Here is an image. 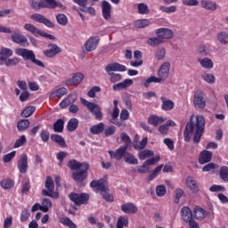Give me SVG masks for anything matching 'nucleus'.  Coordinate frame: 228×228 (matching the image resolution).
I'll return each mask as SVG.
<instances>
[{
    "label": "nucleus",
    "instance_id": "28",
    "mask_svg": "<svg viewBox=\"0 0 228 228\" xmlns=\"http://www.w3.org/2000/svg\"><path fill=\"white\" fill-rule=\"evenodd\" d=\"M186 186L189 187L192 193H199V185L192 176H188L186 179Z\"/></svg>",
    "mask_w": 228,
    "mask_h": 228
},
{
    "label": "nucleus",
    "instance_id": "13",
    "mask_svg": "<svg viewBox=\"0 0 228 228\" xmlns=\"http://www.w3.org/2000/svg\"><path fill=\"white\" fill-rule=\"evenodd\" d=\"M48 48L49 49L44 50L43 52V54L46 58H54L57 54L61 53V48H60L56 44H49Z\"/></svg>",
    "mask_w": 228,
    "mask_h": 228
},
{
    "label": "nucleus",
    "instance_id": "41",
    "mask_svg": "<svg viewBox=\"0 0 228 228\" xmlns=\"http://www.w3.org/2000/svg\"><path fill=\"white\" fill-rule=\"evenodd\" d=\"M77 126H79V120L76 118H72L69 120L67 127L68 131L74 132L77 129Z\"/></svg>",
    "mask_w": 228,
    "mask_h": 228
},
{
    "label": "nucleus",
    "instance_id": "10",
    "mask_svg": "<svg viewBox=\"0 0 228 228\" xmlns=\"http://www.w3.org/2000/svg\"><path fill=\"white\" fill-rule=\"evenodd\" d=\"M30 19L35 22H38L39 24H44L46 28H54V23L51 21L49 19L45 18L44 14L34 13L30 16Z\"/></svg>",
    "mask_w": 228,
    "mask_h": 228
},
{
    "label": "nucleus",
    "instance_id": "37",
    "mask_svg": "<svg viewBox=\"0 0 228 228\" xmlns=\"http://www.w3.org/2000/svg\"><path fill=\"white\" fill-rule=\"evenodd\" d=\"M60 224H62V225H65L66 227L69 228H77V224H75L71 219H69L67 216L61 217Z\"/></svg>",
    "mask_w": 228,
    "mask_h": 228
},
{
    "label": "nucleus",
    "instance_id": "56",
    "mask_svg": "<svg viewBox=\"0 0 228 228\" xmlns=\"http://www.w3.org/2000/svg\"><path fill=\"white\" fill-rule=\"evenodd\" d=\"M137 9L140 15H147L149 13V6L143 3L138 4Z\"/></svg>",
    "mask_w": 228,
    "mask_h": 228
},
{
    "label": "nucleus",
    "instance_id": "25",
    "mask_svg": "<svg viewBox=\"0 0 228 228\" xmlns=\"http://www.w3.org/2000/svg\"><path fill=\"white\" fill-rule=\"evenodd\" d=\"M193 215L196 220H204V218L208 216V211L200 206H197L194 208Z\"/></svg>",
    "mask_w": 228,
    "mask_h": 228
},
{
    "label": "nucleus",
    "instance_id": "52",
    "mask_svg": "<svg viewBox=\"0 0 228 228\" xmlns=\"http://www.w3.org/2000/svg\"><path fill=\"white\" fill-rule=\"evenodd\" d=\"M56 20L61 26H67V24H69V19L63 13L57 14Z\"/></svg>",
    "mask_w": 228,
    "mask_h": 228
},
{
    "label": "nucleus",
    "instance_id": "32",
    "mask_svg": "<svg viewBox=\"0 0 228 228\" xmlns=\"http://www.w3.org/2000/svg\"><path fill=\"white\" fill-rule=\"evenodd\" d=\"M67 94H69V90L66 87H61L50 94V99H54V97L61 98Z\"/></svg>",
    "mask_w": 228,
    "mask_h": 228
},
{
    "label": "nucleus",
    "instance_id": "64",
    "mask_svg": "<svg viewBox=\"0 0 228 228\" xmlns=\"http://www.w3.org/2000/svg\"><path fill=\"white\" fill-rule=\"evenodd\" d=\"M51 136V134H49V131L47 130H41L40 132V138L42 140V142H44L45 143H47V142H49V137Z\"/></svg>",
    "mask_w": 228,
    "mask_h": 228
},
{
    "label": "nucleus",
    "instance_id": "43",
    "mask_svg": "<svg viewBox=\"0 0 228 228\" xmlns=\"http://www.w3.org/2000/svg\"><path fill=\"white\" fill-rule=\"evenodd\" d=\"M63 126H65V121L61 118L57 119L53 124V131L55 133H63Z\"/></svg>",
    "mask_w": 228,
    "mask_h": 228
},
{
    "label": "nucleus",
    "instance_id": "4",
    "mask_svg": "<svg viewBox=\"0 0 228 228\" xmlns=\"http://www.w3.org/2000/svg\"><path fill=\"white\" fill-rule=\"evenodd\" d=\"M28 3L32 10H42V8L54 10V8L61 6V4L56 2V0H40L38 3L36 0H28Z\"/></svg>",
    "mask_w": 228,
    "mask_h": 228
},
{
    "label": "nucleus",
    "instance_id": "57",
    "mask_svg": "<svg viewBox=\"0 0 228 228\" xmlns=\"http://www.w3.org/2000/svg\"><path fill=\"white\" fill-rule=\"evenodd\" d=\"M160 12H163L164 13H175L177 12V6L171 5L169 7L167 6H160Z\"/></svg>",
    "mask_w": 228,
    "mask_h": 228
},
{
    "label": "nucleus",
    "instance_id": "14",
    "mask_svg": "<svg viewBox=\"0 0 228 228\" xmlns=\"http://www.w3.org/2000/svg\"><path fill=\"white\" fill-rule=\"evenodd\" d=\"M85 79V75L81 72H77L73 74L71 78L66 80V86H77Z\"/></svg>",
    "mask_w": 228,
    "mask_h": 228
},
{
    "label": "nucleus",
    "instance_id": "20",
    "mask_svg": "<svg viewBox=\"0 0 228 228\" xmlns=\"http://www.w3.org/2000/svg\"><path fill=\"white\" fill-rule=\"evenodd\" d=\"M121 211L126 215H134L138 213V207L134 203H125L121 206Z\"/></svg>",
    "mask_w": 228,
    "mask_h": 228
},
{
    "label": "nucleus",
    "instance_id": "38",
    "mask_svg": "<svg viewBox=\"0 0 228 228\" xmlns=\"http://www.w3.org/2000/svg\"><path fill=\"white\" fill-rule=\"evenodd\" d=\"M165 41L161 40L159 37H150L147 40V44L148 45H150L151 47H158V45H161V44H163Z\"/></svg>",
    "mask_w": 228,
    "mask_h": 228
},
{
    "label": "nucleus",
    "instance_id": "51",
    "mask_svg": "<svg viewBox=\"0 0 228 228\" xmlns=\"http://www.w3.org/2000/svg\"><path fill=\"white\" fill-rule=\"evenodd\" d=\"M45 186L48 190V191H51V193L54 192V181L53 180V177H46Z\"/></svg>",
    "mask_w": 228,
    "mask_h": 228
},
{
    "label": "nucleus",
    "instance_id": "5",
    "mask_svg": "<svg viewBox=\"0 0 228 228\" xmlns=\"http://www.w3.org/2000/svg\"><path fill=\"white\" fill-rule=\"evenodd\" d=\"M80 102L83 106H86L88 111H90V113L94 116L96 120H102V109H101L99 105L92 102H88L85 98H80Z\"/></svg>",
    "mask_w": 228,
    "mask_h": 228
},
{
    "label": "nucleus",
    "instance_id": "29",
    "mask_svg": "<svg viewBox=\"0 0 228 228\" xmlns=\"http://www.w3.org/2000/svg\"><path fill=\"white\" fill-rule=\"evenodd\" d=\"M76 102V98H74V94H69L66 98H64L59 104L61 110H65V108L70 106V104H74Z\"/></svg>",
    "mask_w": 228,
    "mask_h": 228
},
{
    "label": "nucleus",
    "instance_id": "62",
    "mask_svg": "<svg viewBox=\"0 0 228 228\" xmlns=\"http://www.w3.org/2000/svg\"><path fill=\"white\" fill-rule=\"evenodd\" d=\"M109 76H110V83H118V81H122V75L118 73H110Z\"/></svg>",
    "mask_w": 228,
    "mask_h": 228
},
{
    "label": "nucleus",
    "instance_id": "55",
    "mask_svg": "<svg viewBox=\"0 0 228 228\" xmlns=\"http://www.w3.org/2000/svg\"><path fill=\"white\" fill-rule=\"evenodd\" d=\"M18 63H20V60H19V58L17 57H14L12 59L9 58L5 61H4V65H5V67H15Z\"/></svg>",
    "mask_w": 228,
    "mask_h": 228
},
{
    "label": "nucleus",
    "instance_id": "1",
    "mask_svg": "<svg viewBox=\"0 0 228 228\" xmlns=\"http://www.w3.org/2000/svg\"><path fill=\"white\" fill-rule=\"evenodd\" d=\"M206 129V118L204 116L199 115H191L190 118V121L186 124L185 129L183 131V140L186 143L191 140L190 134L193 133V143H200V140L202 138V134H204V131Z\"/></svg>",
    "mask_w": 228,
    "mask_h": 228
},
{
    "label": "nucleus",
    "instance_id": "30",
    "mask_svg": "<svg viewBox=\"0 0 228 228\" xmlns=\"http://www.w3.org/2000/svg\"><path fill=\"white\" fill-rule=\"evenodd\" d=\"M160 101L162 102L161 110L163 111H171V110H174V102L172 100H167L165 96H162Z\"/></svg>",
    "mask_w": 228,
    "mask_h": 228
},
{
    "label": "nucleus",
    "instance_id": "23",
    "mask_svg": "<svg viewBox=\"0 0 228 228\" xmlns=\"http://www.w3.org/2000/svg\"><path fill=\"white\" fill-rule=\"evenodd\" d=\"M13 56V51L10 48L4 47L0 50V67L4 65V61Z\"/></svg>",
    "mask_w": 228,
    "mask_h": 228
},
{
    "label": "nucleus",
    "instance_id": "8",
    "mask_svg": "<svg viewBox=\"0 0 228 228\" xmlns=\"http://www.w3.org/2000/svg\"><path fill=\"white\" fill-rule=\"evenodd\" d=\"M193 105L200 110H204V108H206V99L204 98V93L201 90H197L194 93Z\"/></svg>",
    "mask_w": 228,
    "mask_h": 228
},
{
    "label": "nucleus",
    "instance_id": "40",
    "mask_svg": "<svg viewBox=\"0 0 228 228\" xmlns=\"http://www.w3.org/2000/svg\"><path fill=\"white\" fill-rule=\"evenodd\" d=\"M124 160L128 164V165H138V159L134 157V155L126 152L124 156Z\"/></svg>",
    "mask_w": 228,
    "mask_h": 228
},
{
    "label": "nucleus",
    "instance_id": "12",
    "mask_svg": "<svg viewBox=\"0 0 228 228\" xmlns=\"http://www.w3.org/2000/svg\"><path fill=\"white\" fill-rule=\"evenodd\" d=\"M17 168L20 174H27L28 164V154L22 153L17 161Z\"/></svg>",
    "mask_w": 228,
    "mask_h": 228
},
{
    "label": "nucleus",
    "instance_id": "54",
    "mask_svg": "<svg viewBox=\"0 0 228 228\" xmlns=\"http://www.w3.org/2000/svg\"><path fill=\"white\" fill-rule=\"evenodd\" d=\"M147 137L142 138L141 142L134 144V149H135V151H143V149L147 147Z\"/></svg>",
    "mask_w": 228,
    "mask_h": 228
},
{
    "label": "nucleus",
    "instance_id": "36",
    "mask_svg": "<svg viewBox=\"0 0 228 228\" xmlns=\"http://www.w3.org/2000/svg\"><path fill=\"white\" fill-rule=\"evenodd\" d=\"M199 63L203 67V69H213V61L209 58L198 59Z\"/></svg>",
    "mask_w": 228,
    "mask_h": 228
},
{
    "label": "nucleus",
    "instance_id": "45",
    "mask_svg": "<svg viewBox=\"0 0 228 228\" xmlns=\"http://www.w3.org/2000/svg\"><path fill=\"white\" fill-rule=\"evenodd\" d=\"M129 225V218L127 216H119L118 218V223L116 228H124Z\"/></svg>",
    "mask_w": 228,
    "mask_h": 228
},
{
    "label": "nucleus",
    "instance_id": "48",
    "mask_svg": "<svg viewBox=\"0 0 228 228\" xmlns=\"http://www.w3.org/2000/svg\"><path fill=\"white\" fill-rule=\"evenodd\" d=\"M163 167L164 165L161 164L159 166H158L152 172V174H151L149 175V177L147 178V181H152L154 179H156V177H158V175H159V172H161V170H163Z\"/></svg>",
    "mask_w": 228,
    "mask_h": 228
},
{
    "label": "nucleus",
    "instance_id": "50",
    "mask_svg": "<svg viewBox=\"0 0 228 228\" xmlns=\"http://www.w3.org/2000/svg\"><path fill=\"white\" fill-rule=\"evenodd\" d=\"M36 110L37 109L34 106H28L22 110L21 117H23V118H28V117H31V115L35 113Z\"/></svg>",
    "mask_w": 228,
    "mask_h": 228
},
{
    "label": "nucleus",
    "instance_id": "31",
    "mask_svg": "<svg viewBox=\"0 0 228 228\" xmlns=\"http://www.w3.org/2000/svg\"><path fill=\"white\" fill-rule=\"evenodd\" d=\"M85 165H88V163L86 162H78L77 160L76 159H70L69 162H68V167L69 168H70V170H79L80 168H85Z\"/></svg>",
    "mask_w": 228,
    "mask_h": 228
},
{
    "label": "nucleus",
    "instance_id": "19",
    "mask_svg": "<svg viewBox=\"0 0 228 228\" xmlns=\"http://www.w3.org/2000/svg\"><path fill=\"white\" fill-rule=\"evenodd\" d=\"M102 13L105 20H110V19H111V4L106 0L102 2Z\"/></svg>",
    "mask_w": 228,
    "mask_h": 228
},
{
    "label": "nucleus",
    "instance_id": "18",
    "mask_svg": "<svg viewBox=\"0 0 228 228\" xmlns=\"http://www.w3.org/2000/svg\"><path fill=\"white\" fill-rule=\"evenodd\" d=\"M127 152V146H120L116 151H110L109 154L111 159H117V161H120L122 158Z\"/></svg>",
    "mask_w": 228,
    "mask_h": 228
},
{
    "label": "nucleus",
    "instance_id": "7",
    "mask_svg": "<svg viewBox=\"0 0 228 228\" xmlns=\"http://www.w3.org/2000/svg\"><path fill=\"white\" fill-rule=\"evenodd\" d=\"M85 167L79 171L73 172L71 175V178L76 183H83L86 177H88V169L90 168V165L84 164Z\"/></svg>",
    "mask_w": 228,
    "mask_h": 228
},
{
    "label": "nucleus",
    "instance_id": "60",
    "mask_svg": "<svg viewBox=\"0 0 228 228\" xmlns=\"http://www.w3.org/2000/svg\"><path fill=\"white\" fill-rule=\"evenodd\" d=\"M167 193V187L165 185H159L156 187L157 197H164Z\"/></svg>",
    "mask_w": 228,
    "mask_h": 228
},
{
    "label": "nucleus",
    "instance_id": "2",
    "mask_svg": "<svg viewBox=\"0 0 228 228\" xmlns=\"http://www.w3.org/2000/svg\"><path fill=\"white\" fill-rule=\"evenodd\" d=\"M91 188L94 189L96 193L101 191V195L106 202H113L115 198L112 194H110V187L108 185V180L106 178H101L99 180H93L90 183Z\"/></svg>",
    "mask_w": 228,
    "mask_h": 228
},
{
    "label": "nucleus",
    "instance_id": "3",
    "mask_svg": "<svg viewBox=\"0 0 228 228\" xmlns=\"http://www.w3.org/2000/svg\"><path fill=\"white\" fill-rule=\"evenodd\" d=\"M170 74V62H164L158 72L159 77L151 76L144 81L145 88H149L151 83H161V81H166Z\"/></svg>",
    "mask_w": 228,
    "mask_h": 228
},
{
    "label": "nucleus",
    "instance_id": "44",
    "mask_svg": "<svg viewBox=\"0 0 228 228\" xmlns=\"http://www.w3.org/2000/svg\"><path fill=\"white\" fill-rule=\"evenodd\" d=\"M29 119H21L17 123V129L20 132L26 131L29 127Z\"/></svg>",
    "mask_w": 228,
    "mask_h": 228
},
{
    "label": "nucleus",
    "instance_id": "49",
    "mask_svg": "<svg viewBox=\"0 0 228 228\" xmlns=\"http://www.w3.org/2000/svg\"><path fill=\"white\" fill-rule=\"evenodd\" d=\"M219 175L222 181L228 183V167L227 166H223L220 168Z\"/></svg>",
    "mask_w": 228,
    "mask_h": 228
},
{
    "label": "nucleus",
    "instance_id": "53",
    "mask_svg": "<svg viewBox=\"0 0 228 228\" xmlns=\"http://www.w3.org/2000/svg\"><path fill=\"white\" fill-rule=\"evenodd\" d=\"M147 26H151V21L149 20H138L134 23V27L138 29L147 28Z\"/></svg>",
    "mask_w": 228,
    "mask_h": 228
},
{
    "label": "nucleus",
    "instance_id": "58",
    "mask_svg": "<svg viewBox=\"0 0 228 228\" xmlns=\"http://www.w3.org/2000/svg\"><path fill=\"white\" fill-rule=\"evenodd\" d=\"M165 54H167V51L165 50V48L159 47L155 53V58L157 60H163L165 58Z\"/></svg>",
    "mask_w": 228,
    "mask_h": 228
},
{
    "label": "nucleus",
    "instance_id": "27",
    "mask_svg": "<svg viewBox=\"0 0 228 228\" xmlns=\"http://www.w3.org/2000/svg\"><path fill=\"white\" fill-rule=\"evenodd\" d=\"M181 216L183 220V222H190V220H191L193 218V212L191 211V209H190V208L188 207H183L181 209Z\"/></svg>",
    "mask_w": 228,
    "mask_h": 228
},
{
    "label": "nucleus",
    "instance_id": "42",
    "mask_svg": "<svg viewBox=\"0 0 228 228\" xmlns=\"http://www.w3.org/2000/svg\"><path fill=\"white\" fill-rule=\"evenodd\" d=\"M152 156H154V151L151 150H142L138 153V158L142 161H143V159H147V158H152Z\"/></svg>",
    "mask_w": 228,
    "mask_h": 228
},
{
    "label": "nucleus",
    "instance_id": "61",
    "mask_svg": "<svg viewBox=\"0 0 228 228\" xmlns=\"http://www.w3.org/2000/svg\"><path fill=\"white\" fill-rule=\"evenodd\" d=\"M26 142H28V140L26 139V135H21L20 138L16 140V142H14V149H19V147H22V145H24Z\"/></svg>",
    "mask_w": 228,
    "mask_h": 228
},
{
    "label": "nucleus",
    "instance_id": "6",
    "mask_svg": "<svg viewBox=\"0 0 228 228\" xmlns=\"http://www.w3.org/2000/svg\"><path fill=\"white\" fill-rule=\"evenodd\" d=\"M69 200L74 202L76 206H83L88 204V200H90V195L87 193H75L71 192L69 195Z\"/></svg>",
    "mask_w": 228,
    "mask_h": 228
},
{
    "label": "nucleus",
    "instance_id": "15",
    "mask_svg": "<svg viewBox=\"0 0 228 228\" xmlns=\"http://www.w3.org/2000/svg\"><path fill=\"white\" fill-rule=\"evenodd\" d=\"M11 38L14 44H18L19 45H21V47H27V45H29L28 38L24 35L20 34V32H15L12 35Z\"/></svg>",
    "mask_w": 228,
    "mask_h": 228
},
{
    "label": "nucleus",
    "instance_id": "17",
    "mask_svg": "<svg viewBox=\"0 0 228 228\" xmlns=\"http://www.w3.org/2000/svg\"><path fill=\"white\" fill-rule=\"evenodd\" d=\"M157 37H160L161 40H170L174 37V32L167 28H160L155 31Z\"/></svg>",
    "mask_w": 228,
    "mask_h": 228
},
{
    "label": "nucleus",
    "instance_id": "59",
    "mask_svg": "<svg viewBox=\"0 0 228 228\" xmlns=\"http://www.w3.org/2000/svg\"><path fill=\"white\" fill-rule=\"evenodd\" d=\"M103 131H104V136L106 137L113 136V134L117 133V126H108Z\"/></svg>",
    "mask_w": 228,
    "mask_h": 228
},
{
    "label": "nucleus",
    "instance_id": "39",
    "mask_svg": "<svg viewBox=\"0 0 228 228\" xmlns=\"http://www.w3.org/2000/svg\"><path fill=\"white\" fill-rule=\"evenodd\" d=\"M50 208H53V202L49 198H44L42 200L41 211L47 213Z\"/></svg>",
    "mask_w": 228,
    "mask_h": 228
},
{
    "label": "nucleus",
    "instance_id": "35",
    "mask_svg": "<svg viewBox=\"0 0 228 228\" xmlns=\"http://www.w3.org/2000/svg\"><path fill=\"white\" fill-rule=\"evenodd\" d=\"M52 142H55V143H58L61 147H67V142H65V139L57 134H53L51 135Z\"/></svg>",
    "mask_w": 228,
    "mask_h": 228
},
{
    "label": "nucleus",
    "instance_id": "26",
    "mask_svg": "<svg viewBox=\"0 0 228 228\" xmlns=\"http://www.w3.org/2000/svg\"><path fill=\"white\" fill-rule=\"evenodd\" d=\"M201 8L208 10V12H215L217 8L216 3L211 0H201L200 1Z\"/></svg>",
    "mask_w": 228,
    "mask_h": 228
},
{
    "label": "nucleus",
    "instance_id": "47",
    "mask_svg": "<svg viewBox=\"0 0 228 228\" xmlns=\"http://www.w3.org/2000/svg\"><path fill=\"white\" fill-rule=\"evenodd\" d=\"M23 28L26 31H28V33H31V35L37 37V34L38 33V28L35 25L31 23H26Z\"/></svg>",
    "mask_w": 228,
    "mask_h": 228
},
{
    "label": "nucleus",
    "instance_id": "16",
    "mask_svg": "<svg viewBox=\"0 0 228 228\" xmlns=\"http://www.w3.org/2000/svg\"><path fill=\"white\" fill-rule=\"evenodd\" d=\"M99 37H92L85 43V49L86 53H92V51H95L97 49V45H99Z\"/></svg>",
    "mask_w": 228,
    "mask_h": 228
},
{
    "label": "nucleus",
    "instance_id": "9",
    "mask_svg": "<svg viewBox=\"0 0 228 228\" xmlns=\"http://www.w3.org/2000/svg\"><path fill=\"white\" fill-rule=\"evenodd\" d=\"M15 54L20 56L25 61H32L33 58H37L35 55V52L33 50L26 49V48H17L15 49Z\"/></svg>",
    "mask_w": 228,
    "mask_h": 228
},
{
    "label": "nucleus",
    "instance_id": "21",
    "mask_svg": "<svg viewBox=\"0 0 228 228\" xmlns=\"http://www.w3.org/2000/svg\"><path fill=\"white\" fill-rule=\"evenodd\" d=\"M167 122V118L159 117L158 115H151L148 118V124L153 126V127H158L160 124Z\"/></svg>",
    "mask_w": 228,
    "mask_h": 228
},
{
    "label": "nucleus",
    "instance_id": "46",
    "mask_svg": "<svg viewBox=\"0 0 228 228\" xmlns=\"http://www.w3.org/2000/svg\"><path fill=\"white\" fill-rule=\"evenodd\" d=\"M228 33L225 31L219 32L217 34V40L220 42V44H223V45H227L228 44Z\"/></svg>",
    "mask_w": 228,
    "mask_h": 228
},
{
    "label": "nucleus",
    "instance_id": "24",
    "mask_svg": "<svg viewBox=\"0 0 228 228\" xmlns=\"http://www.w3.org/2000/svg\"><path fill=\"white\" fill-rule=\"evenodd\" d=\"M131 85H133V79L126 78L123 82L115 84L112 86V90H114V92H120V90H126V88L131 86Z\"/></svg>",
    "mask_w": 228,
    "mask_h": 228
},
{
    "label": "nucleus",
    "instance_id": "63",
    "mask_svg": "<svg viewBox=\"0 0 228 228\" xmlns=\"http://www.w3.org/2000/svg\"><path fill=\"white\" fill-rule=\"evenodd\" d=\"M16 154H17V151H11L10 153L4 155L3 157L4 163H10V161H12V159H13V158H15Z\"/></svg>",
    "mask_w": 228,
    "mask_h": 228
},
{
    "label": "nucleus",
    "instance_id": "22",
    "mask_svg": "<svg viewBox=\"0 0 228 228\" xmlns=\"http://www.w3.org/2000/svg\"><path fill=\"white\" fill-rule=\"evenodd\" d=\"M211 159H213V152L204 150L200 154L199 163L200 165H206V163H209Z\"/></svg>",
    "mask_w": 228,
    "mask_h": 228
},
{
    "label": "nucleus",
    "instance_id": "11",
    "mask_svg": "<svg viewBox=\"0 0 228 228\" xmlns=\"http://www.w3.org/2000/svg\"><path fill=\"white\" fill-rule=\"evenodd\" d=\"M126 70H127V67L118 62L110 63L105 66V71L108 75L114 74L113 72H126Z\"/></svg>",
    "mask_w": 228,
    "mask_h": 228
},
{
    "label": "nucleus",
    "instance_id": "34",
    "mask_svg": "<svg viewBox=\"0 0 228 228\" xmlns=\"http://www.w3.org/2000/svg\"><path fill=\"white\" fill-rule=\"evenodd\" d=\"M0 186L3 190H12L15 186V181L10 178L4 179L0 182Z\"/></svg>",
    "mask_w": 228,
    "mask_h": 228
},
{
    "label": "nucleus",
    "instance_id": "33",
    "mask_svg": "<svg viewBox=\"0 0 228 228\" xmlns=\"http://www.w3.org/2000/svg\"><path fill=\"white\" fill-rule=\"evenodd\" d=\"M106 125L104 123L101 122L97 125L93 126L90 128V134H101V133H104V127Z\"/></svg>",
    "mask_w": 228,
    "mask_h": 228
}]
</instances>
